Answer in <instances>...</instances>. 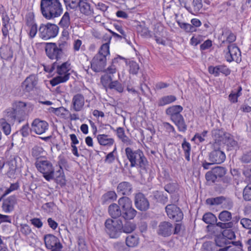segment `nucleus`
Here are the masks:
<instances>
[{"label":"nucleus","instance_id":"nucleus-16","mask_svg":"<svg viewBox=\"0 0 251 251\" xmlns=\"http://www.w3.org/2000/svg\"><path fill=\"white\" fill-rule=\"evenodd\" d=\"M174 226L172 223L167 221H163L159 223L157 229V234L164 237H167L173 232Z\"/></svg>","mask_w":251,"mask_h":251},{"label":"nucleus","instance_id":"nucleus-22","mask_svg":"<svg viewBox=\"0 0 251 251\" xmlns=\"http://www.w3.org/2000/svg\"><path fill=\"white\" fill-rule=\"evenodd\" d=\"M211 133L212 137L215 141L213 144H216L218 146H220L222 144L226 136V134H228L223 128L213 129L211 131Z\"/></svg>","mask_w":251,"mask_h":251},{"label":"nucleus","instance_id":"nucleus-24","mask_svg":"<svg viewBox=\"0 0 251 251\" xmlns=\"http://www.w3.org/2000/svg\"><path fill=\"white\" fill-rule=\"evenodd\" d=\"M117 191L118 194L125 196H129L133 191V187L130 182L123 181L118 185Z\"/></svg>","mask_w":251,"mask_h":251},{"label":"nucleus","instance_id":"nucleus-54","mask_svg":"<svg viewBox=\"0 0 251 251\" xmlns=\"http://www.w3.org/2000/svg\"><path fill=\"white\" fill-rule=\"evenodd\" d=\"M80 0H63L66 9L69 8L75 9L78 7V5Z\"/></svg>","mask_w":251,"mask_h":251},{"label":"nucleus","instance_id":"nucleus-37","mask_svg":"<svg viewBox=\"0 0 251 251\" xmlns=\"http://www.w3.org/2000/svg\"><path fill=\"white\" fill-rule=\"evenodd\" d=\"M240 219L239 216H236L233 218L232 217V219L229 222H218L217 223V226L221 228H232L234 226V224L237 223L240 220Z\"/></svg>","mask_w":251,"mask_h":251},{"label":"nucleus","instance_id":"nucleus-9","mask_svg":"<svg viewBox=\"0 0 251 251\" xmlns=\"http://www.w3.org/2000/svg\"><path fill=\"white\" fill-rule=\"evenodd\" d=\"M212 149V151L209 153L208 160L214 164H221L223 163L226 158L225 152L216 144H213Z\"/></svg>","mask_w":251,"mask_h":251},{"label":"nucleus","instance_id":"nucleus-59","mask_svg":"<svg viewBox=\"0 0 251 251\" xmlns=\"http://www.w3.org/2000/svg\"><path fill=\"white\" fill-rule=\"evenodd\" d=\"M223 229L224 230L222 231V234L224 237L230 240L233 239L235 238V233L231 228Z\"/></svg>","mask_w":251,"mask_h":251},{"label":"nucleus","instance_id":"nucleus-11","mask_svg":"<svg viewBox=\"0 0 251 251\" xmlns=\"http://www.w3.org/2000/svg\"><path fill=\"white\" fill-rule=\"evenodd\" d=\"M7 164L8 166V170L7 175L9 178H15L16 172L22 166V159L17 155H11Z\"/></svg>","mask_w":251,"mask_h":251},{"label":"nucleus","instance_id":"nucleus-20","mask_svg":"<svg viewBox=\"0 0 251 251\" xmlns=\"http://www.w3.org/2000/svg\"><path fill=\"white\" fill-rule=\"evenodd\" d=\"M209 73L215 76H219L220 73L225 75L226 76L230 74V70L224 65H217L216 66H210L208 68Z\"/></svg>","mask_w":251,"mask_h":251},{"label":"nucleus","instance_id":"nucleus-2","mask_svg":"<svg viewBox=\"0 0 251 251\" xmlns=\"http://www.w3.org/2000/svg\"><path fill=\"white\" fill-rule=\"evenodd\" d=\"M69 45L65 41L59 40L57 43H47L45 52L49 58L55 60L56 62L60 61L65 56Z\"/></svg>","mask_w":251,"mask_h":251},{"label":"nucleus","instance_id":"nucleus-4","mask_svg":"<svg viewBox=\"0 0 251 251\" xmlns=\"http://www.w3.org/2000/svg\"><path fill=\"white\" fill-rule=\"evenodd\" d=\"M125 153L130 163L131 167H137L141 169L146 168L148 161L142 150H134L130 147H127L125 149Z\"/></svg>","mask_w":251,"mask_h":251},{"label":"nucleus","instance_id":"nucleus-27","mask_svg":"<svg viewBox=\"0 0 251 251\" xmlns=\"http://www.w3.org/2000/svg\"><path fill=\"white\" fill-rule=\"evenodd\" d=\"M226 135V136L222 144L227 146L228 150H236L238 148V142L234 139V137L229 133Z\"/></svg>","mask_w":251,"mask_h":251},{"label":"nucleus","instance_id":"nucleus-18","mask_svg":"<svg viewBox=\"0 0 251 251\" xmlns=\"http://www.w3.org/2000/svg\"><path fill=\"white\" fill-rule=\"evenodd\" d=\"M17 203V199L15 195L10 196L3 199L1 208L2 210L6 213L13 211L15 205Z\"/></svg>","mask_w":251,"mask_h":251},{"label":"nucleus","instance_id":"nucleus-45","mask_svg":"<svg viewBox=\"0 0 251 251\" xmlns=\"http://www.w3.org/2000/svg\"><path fill=\"white\" fill-rule=\"evenodd\" d=\"M56 182L60 185L61 187L66 185V179L63 170H59L56 172V176L54 177Z\"/></svg>","mask_w":251,"mask_h":251},{"label":"nucleus","instance_id":"nucleus-58","mask_svg":"<svg viewBox=\"0 0 251 251\" xmlns=\"http://www.w3.org/2000/svg\"><path fill=\"white\" fill-rule=\"evenodd\" d=\"M241 162L246 164H251V149L243 153L240 158Z\"/></svg>","mask_w":251,"mask_h":251},{"label":"nucleus","instance_id":"nucleus-36","mask_svg":"<svg viewBox=\"0 0 251 251\" xmlns=\"http://www.w3.org/2000/svg\"><path fill=\"white\" fill-rule=\"evenodd\" d=\"M202 221L206 224L217 225V219L216 216L211 212H207L204 214L202 218Z\"/></svg>","mask_w":251,"mask_h":251},{"label":"nucleus","instance_id":"nucleus-33","mask_svg":"<svg viewBox=\"0 0 251 251\" xmlns=\"http://www.w3.org/2000/svg\"><path fill=\"white\" fill-rule=\"evenodd\" d=\"M137 211L132 207V204L122 211V218L126 220L133 219L137 214Z\"/></svg>","mask_w":251,"mask_h":251},{"label":"nucleus","instance_id":"nucleus-29","mask_svg":"<svg viewBox=\"0 0 251 251\" xmlns=\"http://www.w3.org/2000/svg\"><path fill=\"white\" fill-rule=\"evenodd\" d=\"M117 195L114 191H109L103 194L101 197V202L102 205L109 203L116 200Z\"/></svg>","mask_w":251,"mask_h":251},{"label":"nucleus","instance_id":"nucleus-63","mask_svg":"<svg viewBox=\"0 0 251 251\" xmlns=\"http://www.w3.org/2000/svg\"><path fill=\"white\" fill-rule=\"evenodd\" d=\"M243 197L245 201H251V186L247 185L244 189L243 192Z\"/></svg>","mask_w":251,"mask_h":251},{"label":"nucleus","instance_id":"nucleus-52","mask_svg":"<svg viewBox=\"0 0 251 251\" xmlns=\"http://www.w3.org/2000/svg\"><path fill=\"white\" fill-rule=\"evenodd\" d=\"M227 35L226 39V41H223V43H225V42H228L229 43H231L234 42L236 39V36L229 29L226 28L224 31L223 32V35Z\"/></svg>","mask_w":251,"mask_h":251},{"label":"nucleus","instance_id":"nucleus-41","mask_svg":"<svg viewBox=\"0 0 251 251\" xmlns=\"http://www.w3.org/2000/svg\"><path fill=\"white\" fill-rule=\"evenodd\" d=\"M193 9L190 7L185 6V8L190 13L193 14L199 13L202 7V0H193Z\"/></svg>","mask_w":251,"mask_h":251},{"label":"nucleus","instance_id":"nucleus-53","mask_svg":"<svg viewBox=\"0 0 251 251\" xmlns=\"http://www.w3.org/2000/svg\"><path fill=\"white\" fill-rule=\"evenodd\" d=\"M107 88L111 90L114 89L120 93L124 91V87L123 85L118 80H114L111 82Z\"/></svg>","mask_w":251,"mask_h":251},{"label":"nucleus","instance_id":"nucleus-56","mask_svg":"<svg viewBox=\"0 0 251 251\" xmlns=\"http://www.w3.org/2000/svg\"><path fill=\"white\" fill-rule=\"evenodd\" d=\"M113 78L111 75L109 74H105L100 77V82L103 86L106 89L108 88L111 82H112Z\"/></svg>","mask_w":251,"mask_h":251},{"label":"nucleus","instance_id":"nucleus-26","mask_svg":"<svg viewBox=\"0 0 251 251\" xmlns=\"http://www.w3.org/2000/svg\"><path fill=\"white\" fill-rule=\"evenodd\" d=\"M78 7L80 13L85 16H89L93 13V9L91 4L85 0H80Z\"/></svg>","mask_w":251,"mask_h":251},{"label":"nucleus","instance_id":"nucleus-10","mask_svg":"<svg viewBox=\"0 0 251 251\" xmlns=\"http://www.w3.org/2000/svg\"><path fill=\"white\" fill-rule=\"evenodd\" d=\"M168 217L175 222H180L183 218V213L181 209L175 204H169L165 207Z\"/></svg>","mask_w":251,"mask_h":251},{"label":"nucleus","instance_id":"nucleus-25","mask_svg":"<svg viewBox=\"0 0 251 251\" xmlns=\"http://www.w3.org/2000/svg\"><path fill=\"white\" fill-rule=\"evenodd\" d=\"M106 126L110 127V128L116 131L117 135L118 137L122 141L123 143L126 144L127 146L131 145L133 143L132 141L129 139V138L127 136L124 130L123 127H119L117 128L116 130H115L114 128L110 126V125H107Z\"/></svg>","mask_w":251,"mask_h":251},{"label":"nucleus","instance_id":"nucleus-57","mask_svg":"<svg viewBox=\"0 0 251 251\" xmlns=\"http://www.w3.org/2000/svg\"><path fill=\"white\" fill-rule=\"evenodd\" d=\"M177 24L181 28L184 29L187 32H193L197 30L196 28L190 24L180 22H178Z\"/></svg>","mask_w":251,"mask_h":251},{"label":"nucleus","instance_id":"nucleus-15","mask_svg":"<svg viewBox=\"0 0 251 251\" xmlns=\"http://www.w3.org/2000/svg\"><path fill=\"white\" fill-rule=\"evenodd\" d=\"M228 51L226 52L225 57L228 62L235 61L240 62L241 51L238 47L235 44L229 45L227 47Z\"/></svg>","mask_w":251,"mask_h":251},{"label":"nucleus","instance_id":"nucleus-30","mask_svg":"<svg viewBox=\"0 0 251 251\" xmlns=\"http://www.w3.org/2000/svg\"><path fill=\"white\" fill-rule=\"evenodd\" d=\"M0 56L2 59L8 60L13 57V50L11 47L4 45L0 48Z\"/></svg>","mask_w":251,"mask_h":251},{"label":"nucleus","instance_id":"nucleus-5","mask_svg":"<svg viewBox=\"0 0 251 251\" xmlns=\"http://www.w3.org/2000/svg\"><path fill=\"white\" fill-rule=\"evenodd\" d=\"M35 166L40 173L43 175L44 178L50 181L54 179V169L52 163L45 157L38 158L35 162Z\"/></svg>","mask_w":251,"mask_h":251},{"label":"nucleus","instance_id":"nucleus-1","mask_svg":"<svg viewBox=\"0 0 251 251\" xmlns=\"http://www.w3.org/2000/svg\"><path fill=\"white\" fill-rule=\"evenodd\" d=\"M26 103L21 100H14L11 106L6 109L3 113L7 121L14 124L17 122L21 123L25 120Z\"/></svg>","mask_w":251,"mask_h":251},{"label":"nucleus","instance_id":"nucleus-61","mask_svg":"<svg viewBox=\"0 0 251 251\" xmlns=\"http://www.w3.org/2000/svg\"><path fill=\"white\" fill-rule=\"evenodd\" d=\"M216 245L210 241L204 242L202 246V251H215Z\"/></svg>","mask_w":251,"mask_h":251},{"label":"nucleus","instance_id":"nucleus-13","mask_svg":"<svg viewBox=\"0 0 251 251\" xmlns=\"http://www.w3.org/2000/svg\"><path fill=\"white\" fill-rule=\"evenodd\" d=\"M227 170L225 167L216 166L205 174V178L208 181L215 182L217 178H222L226 174Z\"/></svg>","mask_w":251,"mask_h":251},{"label":"nucleus","instance_id":"nucleus-23","mask_svg":"<svg viewBox=\"0 0 251 251\" xmlns=\"http://www.w3.org/2000/svg\"><path fill=\"white\" fill-rule=\"evenodd\" d=\"M72 104L74 111H80L84 105V97L81 94H77L74 95L72 99Z\"/></svg>","mask_w":251,"mask_h":251},{"label":"nucleus","instance_id":"nucleus-32","mask_svg":"<svg viewBox=\"0 0 251 251\" xmlns=\"http://www.w3.org/2000/svg\"><path fill=\"white\" fill-rule=\"evenodd\" d=\"M97 139L99 143L102 146H110L114 142V140L112 138H109L108 135L99 134L97 136Z\"/></svg>","mask_w":251,"mask_h":251},{"label":"nucleus","instance_id":"nucleus-44","mask_svg":"<svg viewBox=\"0 0 251 251\" xmlns=\"http://www.w3.org/2000/svg\"><path fill=\"white\" fill-rule=\"evenodd\" d=\"M176 100V97L173 95L164 96L158 100V105L163 106L175 101Z\"/></svg>","mask_w":251,"mask_h":251},{"label":"nucleus","instance_id":"nucleus-46","mask_svg":"<svg viewBox=\"0 0 251 251\" xmlns=\"http://www.w3.org/2000/svg\"><path fill=\"white\" fill-rule=\"evenodd\" d=\"M118 205L122 208V211L132 204L130 199L127 197H122L118 200Z\"/></svg>","mask_w":251,"mask_h":251},{"label":"nucleus","instance_id":"nucleus-60","mask_svg":"<svg viewBox=\"0 0 251 251\" xmlns=\"http://www.w3.org/2000/svg\"><path fill=\"white\" fill-rule=\"evenodd\" d=\"M129 72L133 75H137L140 69L139 64L134 61L129 62Z\"/></svg>","mask_w":251,"mask_h":251},{"label":"nucleus","instance_id":"nucleus-55","mask_svg":"<svg viewBox=\"0 0 251 251\" xmlns=\"http://www.w3.org/2000/svg\"><path fill=\"white\" fill-rule=\"evenodd\" d=\"M136 228V225L130 222H126L124 225H123L122 232L129 233L132 232Z\"/></svg>","mask_w":251,"mask_h":251},{"label":"nucleus","instance_id":"nucleus-47","mask_svg":"<svg viewBox=\"0 0 251 251\" xmlns=\"http://www.w3.org/2000/svg\"><path fill=\"white\" fill-rule=\"evenodd\" d=\"M7 121L5 117L0 119V128L6 135H8L11 133V126Z\"/></svg>","mask_w":251,"mask_h":251},{"label":"nucleus","instance_id":"nucleus-51","mask_svg":"<svg viewBox=\"0 0 251 251\" xmlns=\"http://www.w3.org/2000/svg\"><path fill=\"white\" fill-rule=\"evenodd\" d=\"M230 245L227 247V251H244L242 249V245L240 241L229 243Z\"/></svg>","mask_w":251,"mask_h":251},{"label":"nucleus","instance_id":"nucleus-12","mask_svg":"<svg viewBox=\"0 0 251 251\" xmlns=\"http://www.w3.org/2000/svg\"><path fill=\"white\" fill-rule=\"evenodd\" d=\"M44 240L46 247L51 251H60L63 247L59 239L53 234L44 235Z\"/></svg>","mask_w":251,"mask_h":251},{"label":"nucleus","instance_id":"nucleus-21","mask_svg":"<svg viewBox=\"0 0 251 251\" xmlns=\"http://www.w3.org/2000/svg\"><path fill=\"white\" fill-rule=\"evenodd\" d=\"M38 82L37 77L34 75H30L22 83V87L23 90L29 92L36 87Z\"/></svg>","mask_w":251,"mask_h":251},{"label":"nucleus","instance_id":"nucleus-7","mask_svg":"<svg viewBox=\"0 0 251 251\" xmlns=\"http://www.w3.org/2000/svg\"><path fill=\"white\" fill-rule=\"evenodd\" d=\"M58 31L59 27L54 24H42L39 28V35L42 39L48 40L56 37Z\"/></svg>","mask_w":251,"mask_h":251},{"label":"nucleus","instance_id":"nucleus-6","mask_svg":"<svg viewBox=\"0 0 251 251\" xmlns=\"http://www.w3.org/2000/svg\"><path fill=\"white\" fill-rule=\"evenodd\" d=\"M105 232L111 238H118L122 232L123 223L120 220L107 219L104 223Z\"/></svg>","mask_w":251,"mask_h":251},{"label":"nucleus","instance_id":"nucleus-35","mask_svg":"<svg viewBox=\"0 0 251 251\" xmlns=\"http://www.w3.org/2000/svg\"><path fill=\"white\" fill-rule=\"evenodd\" d=\"M181 147L184 152V156L185 159L188 161H190V154L191 151V146L190 144L184 138L181 144Z\"/></svg>","mask_w":251,"mask_h":251},{"label":"nucleus","instance_id":"nucleus-39","mask_svg":"<svg viewBox=\"0 0 251 251\" xmlns=\"http://www.w3.org/2000/svg\"><path fill=\"white\" fill-rule=\"evenodd\" d=\"M61 28H68L71 25L70 14L66 11L64 13L58 24Z\"/></svg>","mask_w":251,"mask_h":251},{"label":"nucleus","instance_id":"nucleus-40","mask_svg":"<svg viewBox=\"0 0 251 251\" xmlns=\"http://www.w3.org/2000/svg\"><path fill=\"white\" fill-rule=\"evenodd\" d=\"M102 41L105 42L100 47V50L101 51H104L105 52L109 53V44L110 43L112 36L107 34H105L101 36Z\"/></svg>","mask_w":251,"mask_h":251},{"label":"nucleus","instance_id":"nucleus-43","mask_svg":"<svg viewBox=\"0 0 251 251\" xmlns=\"http://www.w3.org/2000/svg\"><path fill=\"white\" fill-rule=\"evenodd\" d=\"M70 78V74H66L64 75H58L53 77L50 82L52 86H55L61 83H64L69 80Z\"/></svg>","mask_w":251,"mask_h":251},{"label":"nucleus","instance_id":"nucleus-17","mask_svg":"<svg viewBox=\"0 0 251 251\" xmlns=\"http://www.w3.org/2000/svg\"><path fill=\"white\" fill-rule=\"evenodd\" d=\"M48 128L49 124L46 121L36 118L33 121L31 124L30 130L37 134L40 135L45 133Z\"/></svg>","mask_w":251,"mask_h":251},{"label":"nucleus","instance_id":"nucleus-38","mask_svg":"<svg viewBox=\"0 0 251 251\" xmlns=\"http://www.w3.org/2000/svg\"><path fill=\"white\" fill-rule=\"evenodd\" d=\"M153 199L156 202H159L163 205L166 204L168 201L167 195L164 194L163 192L156 191L153 193Z\"/></svg>","mask_w":251,"mask_h":251},{"label":"nucleus","instance_id":"nucleus-42","mask_svg":"<svg viewBox=\"0 0 251 251\" xmlns=\"http://www.w3.org/2000/svg\"><path fill=\"white\" fill-rule=\"evenodd\" d=\"M226 200V198L221 196L216 198H210L206 199L205 202L211 206L220 205Z\"/></svg>","mask_w":251,"mask_h":251},{"label":"nucleus","instance_id":"nucleus-49","mask_svg":"<svg viewBox=\"0 0 251 251\" xmlns=\"http://www.w3.org/2000/svg\"><path fill=\"white\" fill-rule=\"evenodd\" d=\"M126 243L129 247H135L139 244V238L136 235H129L126 238Z\"/></svg>","mask_w":251,"mask_h":251},{"label":"nucleus","instance_id":"nucleus-19","mask_svg":"<svg viewBox=\"0 0 251 251\" xmlns=\"http://www.w3.org/2000/svg\"><path fill=\"white\" fill-rule=\"evenodd\" d=\"M182 110L183 107L181 105H172L166 109L165 113L170 118V120L173 121L182 116L181 114Z\"/></svg>","mask_w":251,"mask_h":251},{"label":"nucleus","instance_id":"nucleus-34","mask_svg":"<svg viewBox=\"0 0 251 251\" xmlns=\"http://www.w3.org/2000/svg\"><path fill=\"white\" fill-rule=\"evenodd\" d=\"M177 127L179 132L185 133L187 129V126L185 122L184 117L182 116L175 119L172 121Z\"/></svg>","mask_w":251,"mask_h":251},{"label":"nucleus","instance_id":"nucleus-31","mask_svg":"<svg viewBox=\"0 0 251 251\" xmlns=\"http://www.w3.org/2000/svg\"><path fill=\"white\" fill-rule=\"evenodd\" d=\"M70 63L68 61L64 62L61 65H59L58 63L57 62L55 68L56 69V73L59 75H66V74H70V75L71 74L69 72L70 70Z\"/></svg>","mask_w":251,"mask_h":251},{"label":"nucleus","instance_id":"nucleus-8","mask_svg":"<svg viewBox=\"0 0 251 251\" xmlns=\"http://www.w3.org/2000/svg\"><path fill=\"white\" fill-rule=\"evenodd\" d=\"M109 54L110 52L101 51V50H100L91 62L92 70L96 73L104 71V69L106 65V56Z\"/></svg>","mask_w":251,"mask_h":251},{"label":"nucleus","instance_id":"nucleus-28","mask_svg":"<svg viewBox=\"0 0 251 251\" xmlns=\"http://www.w3.org/2000/svg\"><path fill=\"white\" fill-rule=\"evenodd\" d=\"M109 215L113 219H117L120 216L122 217V211L118 204L113 203L108 208Z\"/></svg>","mask_w":251,"mask_h":251},{"label":"nucleus","instance_id":"nucleus-3","mask_svg":"<svg viewBox=\"0 0 251 251\" xmlns=\"http://www.w3.org/2000/svg\"><path fill=\"white\" fill-rule=\"evenodd\" d=\"M40 8L43 16L48 20L59 17L63 11L59 0H41Z\"/></svg>","mask_w":251,"mask_h":251},{"label":"nucleus","instance_id":"nucleus-48","mask_svg":"<svg viewBox=\"0 0 251 251\" xmlns=\"http://www.w3.org/2000/svg\"><path fill=\"white\" fill-rule=\"evenodd\" d=\"M163 29L162 27L160 28V30H159V28L158 27L154 31V38L158 44H161L163 46L166 45V41L163 39V35L161 34Z\"/></svg>","mask_w":251,"mask_h":251},{"label":"nucleus","instance_id":"nucleus-14","mask_svg":"<svg viewBox=\"0 0 251 251\" xmlns=\"http://www.w3.org/2000/svg\"><path fill=\"white\" fill-rule=\"evenodd\" d=\"M134 201L136 208L141 211H146L150 208L149 200L141 192H138L134 195Z\"/></svg>","mask_w":251,"mask_h":251},{"label":"nucleus","instance_id":"nucleus-50","mask_svg":"<svg viewBox=\"0 0 251 251\" xmlns=\"http://www.w3.org/2000/svg\"><path fill=\"white\" fill-rule=\"evenodd\" d=\"M218 218L222 223L229 222L232 219L231 213L227 210H223L219 213Z\"/></svg>","mask_w":251,"mask_h":251},{"label":"nucleus","instance_id":"nucleus-64","mask_svg":"<svg viewBox=\"0 0 251 251\" xmlns=\"http://www.w3.org/2000/svg\"><path fill=\"white\" fill-rule=\"evenodd\" d=\"M20 231L25 236L29 235L32 230L30 227L27 224H21L20 226Z\"/></svg>","mask_w":251,"mask_h":251},{"label":"nucleus","instance_id":"nucleus-62","mask_svg":"<svg viewBox=\"0 0 251 251\" xmlns=\"http://www.w3.org/2000/svg\"><path fill=\"white\" fill-rule=\"evenodd\" d=\"M44 150L42 147L40 146H34L31 150V154L32 155L36 158V159L38 158H41V157H39L42 153H43Z\"/></svg>","mask_w":251,"mask_h":251}]
</instances>
